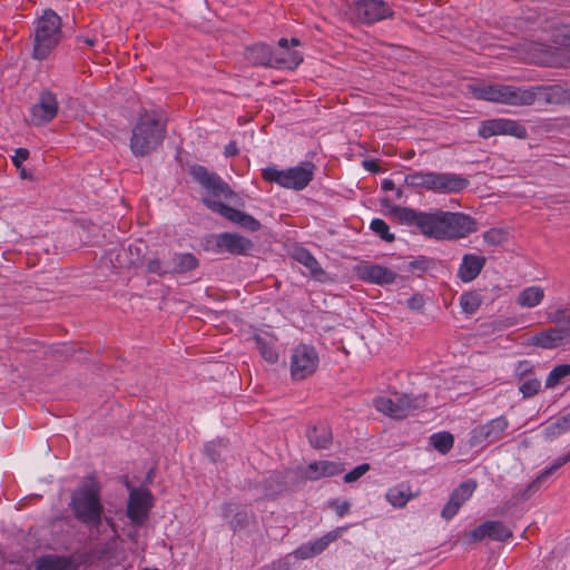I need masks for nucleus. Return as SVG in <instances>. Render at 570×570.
<instances>
[{"mask_svg":"<svg viewBox=\"0 0 570 570\" xmlns=\"http://www.w3.org/2000/svg\"><path fill=\"white\" fill-rule=\"evenodd\" d=\"M391 213L401 224L416 226L420 232L438 240L464 238L476 232V222L460 212H419L407 207L393 206Z\"/></svg>","mask_w":570,"mask_h":570,"instance_id":"nucleus-1","label":"nucleus"},{"mask_svg":"<svg viewBox=\"0 0 570 570\" xmlns=\"http://www.w3.org/2000/svg\"><path fill=\"white\" fill-rule=\"evenodd\" d=\"M191 175L206 189L207 195L204 196L203 200L209 209L220 214L244 229L250 232L261 229L262 225L255 217L219 200V198H230L234 193L217 174L208 171L203 166H197L191 169Z\"/></svg>","mask_w":570,"mask_h":570,"instance_id":"nucleus-2","label":"nucleus"},{"mask_svg":"<svg viewBox=\"0 0 570 570\" xmlns=\"http://www.w3.org/2000/svg\"><path fill=\"white\" fill-rule=\"evenodd\" d=\"M166 136V124L157 110H144L132 127L130 150L136 157H144L156 150Z\"/></svg>","mask_w":570,"mask_h":570,"instance_id":"nucleus-3","label":"nucleus"},{"mask_svg":"<svg viewBox=\"0 0 570 570\" xmlns=\"http://www.w3.org/2000/svg\"><path fill=\"white\" fill-rule=\"evenodd\" d=\"M101 487L94 478H87L72 492L70 508L75 518L86 525L98 528L102 521ZM99 532V529H97Z\"/></svg>","mask_w":570,"mask_h":570,"instance_id":"nucleus-4","label":"nucleus"},{"mask_svg":"<svg viewBox=\"0 0 570 570\" xmlns=\"http://www.w3.org/2000/svg\"><path fill=\"white\" fill-rule=\"evenodd\" d=\"M472 94L475 98L504 104L510 106H529L535 101L537 88H524L511 85L480 83L473 86Z\"/></svg>","mask_w":570,"mask_h":570,"instance_id":"nucleus-5","label":"nucleus"},{"mask_svg":"<svg viewBox=\"0 0 570 570\" xmlns=\"http://www.w3.org/2000/svg\"><path fill=\"white\" fill-rule=\"evenodd\" d=\"M61 18L51 9L45 10L35 27L33 57L42 60L60 42Z\"/></svg>","mask_w":570,"mask_h":570,"instance_id":"nucleus-6","label":"nucleus"},{"mask_svg":"<svg viewBox=\"0 0 570 570\" xmlns=\"http://www.w3.org/2000/svg\"><path fill=\"white\" fill-rule=\"evenodd\" d=\"M314 170V164L305 161L285 169L269 166L263 169L262 175L266 181L275 183L283 188L303 190L312 181Z\"/></svg>","mask_w":570,"mask_h":570,"instance_id":"nucleus-7","label":"nucleus"},{"mask_svg":"<svg viewBox=\"0 0 570 570\" xmlns=\"http://www.w3.org/2000/svg\"><path fill=\"white\" fill-rule=\"evenodd\" d=\"M246 58L253 65L275 68L281 70H294L303 61L302 52H291L287 57L274 53V49L265 43H258L247 49Z\"/></svg>","mask_w":570,"mask_h":570,"instance_id":"nucleus-8","label":"nucleus"},{"mask_svg":"<svg viewBox=\"0 0 570 570\" xmlns=\"http://www.w3.org/2000/svg\"><path fill=\"white\" fill-rule=\"evenodd\" d=\"M423 405L420 397L395 393L392 396H379L374 400L375 409L392 419H403Z\"/></svg>","mask_w":570,"mask_h":570,"instance_id":"nucleus-9","label":"nucleus"},{"mask_svg":"<svg viewBox=\"0 0 570 570\" xmlns=\"http://www.w3.org/2000/svg\"><path fill=\"white\" fill-rule=\"evenodd\" d=\"M318 354L316 350L307 344H298L291 351L289 370L295 381L311 376L318 366Z\"/></svg>","mask_w":570,"mask_h":570,"instance_id":"nucleus-10","label":"nucleus"},{"mask_svg":"<svg viewBox=\"0 0 570 570\" xmlns=\"http://www.w3.org/2000/svg\"><path fill=\"white\" fill-rule=\"evenodd\" d=\"M509 428V421L505 416H498L483 424L476 425L471 431L469 444L471 448H485L490 444L501 441Z\"/></svg>","mask_w":570,"mask_h":570,"instance_id":"nucleus-11","label":"nucleus"},{"mask_svg":"<svg viewBox=\"0 0 570 570\" xmlns=\"http://www.w3.org/2000/svg\"><path fill=\"white\" fill-rule=\"evenodd\" d=\"M58 110L57 96L49 90H43L40 92L37 102L30 107L29 121L35 126L46 125L55 119Z\"/></svg>","mask_w":570,"mask_h":570,"instance_id":"nucleus-12","label":"nucleus"},{"mask_svg":"<svg viewBox=\"0 0 570 570\" xmlns=\"http://www.w3.org/2000/svg\"><path fill=\"white\" fill-rule=\"evenodd\" d=\"M352 12L360 22L367 24L393 16V10L383 0H358L353 6Z\"/></svg>","mask_w":570,"mask_h":570,"instance_id":"nucleus-13","label":"nucleus"},{"mask_svg":"<svg viewBox=\"0 0 570 570\" xmlns=\"http://www.w3.org/2000/svg\"><path fill=\"white\" fill-rule=\"evenodd\" d=\"M151 493L142 488H132L129 492L127 503V517L130 519L132 524H142L149 514L153 505Z\"/></svg>","mask_w":570,"mask_h":570,"instance_id":"nucleus-14","label":"nucleus"},{"mask_svg":"<svg viewBox=\"0 0 570 570\" xmlns=\"http://www.w3.org/2000/svg\"><path fill=\"white\" fill-rule=\"evenodd\" d=\"M252 248V240L236 233H220L213 237V249L217 254L245 255Z\"/></svg>","mask_w":570,"mask_h":570,"instance_id":"nucleus-15","label":"nucleus"},{"mask_svg":"<svg viewBox=\"0 0 570 570\" xmlns=\"http://www.w3.org/2000/svg\"><path fill=\"white\" fill-rule=\"evenodd\" d=\"M479 135L483 138H490L495 135H510L523 138L527 135L525 128L511 119H491L483 121L479 128Z\"/></svg>","mask_w":570,"mask_h":570,"instance_id":"nucleus-16","label":"nucleus"},{"mask_svg":"<svg viewBox=\"0 0 570 570\" xmlns=\"http://www.w3.org/2000/svg\"><path fill=\"white\" fill-rule=\"evenodd\" d=\"M348 528L350 525L337 527L323 537L299 546L293 552L294 557L297 559H309L322 553L330 546V543L340 538L344 532L347 531Z\"/></svg>","mask_w":570,"mask_h":570,"instance_id":"nucleus-17","label":"nucleus"},{"mask_svg":"<svg viewBox=\"0 0 570 570\" xmlns=\"http://www.w3.org/2000/svg\"><path fill=\"white\" fill-rule=\"evenodd\" d=\"M356 275L360 279L377 284L390 285L395 282L397 274L382 265L363 263L356 267Z\"/></svg>","mask_w":570,"mask_h":570,"instance_id":"nucleus-18","label":"nucleus"},{"mask_svg":"<svg viewBox=\"0 0 570 570\" xmlns=\"http://www.w3.org/2000/svg\"><path fill=\"white\" fill-rule=\"evenodd\" d=\"M433 177L434 193L456 194L469 186V179L460 174L434 171Z\"/></svg>","mask_w":570,"mask_h":570,"instance_id":"nucleus-19","label":"nucleus"},{"mask_svg":"<svg viewBox=\"0 0 570 570\" xmlns=\"http://www.w3.org/2000/svg\"><path fill=\"white\" fill-rule=\"evenodd\" d=\"M476 489V482L473 480H469L466 482L461 483L451 494L448 503L444 505L442 510V517L446 520L452 519L462 507V504L468 501L473 492Z\"/></svg>","mask_w":570,"mask_h":570,"instance_id":"nucleus-20","label":"nucleus"},{"mask_svg":"<svg viewBox=\"0 0 570 570\" xmlns=\"http://www.w3.org/2000/svg\"><path fill=\"white\" fill-rule=\"evenodd\" d=\"M485 257L476 254H465L458 269V277L464 282L470 283L474 281L485 265Z\"/></svg>","mask_w":570,"mask_h":570,"instance_id":"nucleus-21","label":"nucleus"},{"mask_svg":"<svg viewBox=\"0 0 570 570\" xmlns=\"http://www.w3.org/2000/svg\"><path fill=\"white\" fill-rule=\"evenodd\" d=\"M570 341L566 336V331H563L559 325L542 331L531 338V343L533 345L546 350L556 348Z\"/></svg>","mask_w":570,"mask_h":570,"instance_id":"nucleus-22","label":"nucleus"},{"mask_svg":"<svg viewBox=\"0 0 570 570\" xmlns=\"http://www.w3.org/2000/svg\"><path fill=\"white\" fill-rule=\"evenodd\" d=\"M343 470V466L336 462L314 461L308 464L305 476L309 480H317L320 478L340 474Z\"/></svg>","mask_w":570,"mask_h":570,"instance_id":"nucleus-23","label":"nucleus"},{"mask_svg":"<svg viewBox=\"0 0 570 570\" xmlns=\"http://www.w3.org/2000/svg\"><path fill=\"white\" fill-rule=\"evenodd\" d=\"M293 257L295 261L303 264L315 279L320 282H324L326 279V273L320 266L316 258L307 249L303 247L296 248L293 252Z\"/></svg>","mask_w":570,"mask_h":570,"instance_id":"nucleus-24","label":"nucleus"},{"mask_svg":"<svg viewBox=\"0 0 570 570\" xmlns=\"http://www.w3.org/2000/svg\"><path fill=\"white\" fill-rule=\"evenodd\" d=\"M543 298L544 289L541 286L532 285L522 289L515 302L522 308H534L542 303Z\"/></svg>","mask_w":570,"mask_h":570,"instance_id":"nucleus-25","label":"nucleus"},{"mask_svg":"<svg viewBox=\"0 0 570 570\" xmlns=\"http://www.w3.org/2000/svg\"><path fill=\"white\" fill-rule=\"evenodd\" d=\"M256 346L262 357L268 363H276L278 360V352L276 342L273 336L267 334H259L255 336Z\"/></svg>","mask_w":570,"mask_h":570,"instance_id":"nucleus-26","label":"nucleus"},{"mask_svg":"<svg viewBox=\"0 0 570 570\" xmlns=\"http://www.w3.org/2000/svg\"><path fill=\"white\" fill-rule=\"evenodd\" d=\"M223 515L229 520V527L234 530H240L249 523L250 515L247 511H238L237 507L233 503H228L224 507Z\"/></svg>","mask_w":570,"mask_h":570,"instance_id":"nucleus-27","label":"nucleus"},{"mask_svg":"<svg viewBox=\"0 0 570 570\" xmlns=\"http://www.w3.org/2000/svg\"><path fill=\"white\" fill-rule=\"evenodd\" d=\"M307 436L313 448L325 449L332 441V431L328 425L322 423L308 430Z\"/></svg>","mask_w":570,"mask_h":570,"instance_id":"nucleus-28","label":"nucleus"},{"mask_svg":"<svg viewBox=\"0 0 570 570\" xmlns=\"http://www.w3.org/2000/svg\"><path fill=\"white\" fill-rule=\"evenodd\" d=\"M386 500L395 508H403L413 498L410 485L397 484L386 492Z\"/></svg>","mask_w":570,"mask_h":570,"instance_id":"nucleus-29","label":"nucleus"},{"mask_svg":"<svg viewBox=\"0 0 570 570\" xmlns=\"http://www.w3.org/2000/svg\"><path fill=\"white\" fill-rule=\"evenodd\" d=\"M168 262L170 273H185L197 266L196 257L189 253L175 254Z\"/></svg>","mask_w":570,"mask_h":570,"instance_id":"nucleus-30","label":"nucleus"},{"mask_svg":"<svg viewBox=\"0 0 570 570\" xmlns=\"http://www.w3.org/2000/svg\"><path fill=\"white\" fill-rule=\"evenodd\" d=\"M433 176L434 171H414L405 175L404 183L410 187L433 191Z\"/></svg>","mask_w":570,"mask_h":570,"instance_id":"nucleus-31","label":"nucleus"},{"mask_svg":"<svg viewBox=\"0 0 570 570\" xmlns=\"http://www.w3.org/2000/svg\"><path fill=\"white\" fill-rule=\"evenodd\" d=\"M67 566V560L57 556H45L36 561V570H65Z\"/></svg>","mask_w":570,"mask_h":570,"instance_id":"nucleus-32","label":"nucleus"},{"mask_svg":"<svg viewBox=\"0 0 570 570\" xmlns=\"http://www.w3.org/2000/svg\"><path fill=\"white\" fill-rule=\"evenodd\" d=\"M454 440L448 432L434 433L430 436V444L440 453H448L453 446Z\"/></svg>","mask_w":570,"mask_h":570,"instance_id":"nucleus-33","label":"nucleus"},{"mask_svg":"<svg viewBox=\"0 0 570 570\" xmlns=\"http://www.w3.org/2000/svg\"><path fill=\"white\" fill-rule=\"evenodd\" d=\"M549 322L558 324L566 331V336L570 341V308H559L548 314Z\"/></svg>","mask_w":570,"mask_h":570,"instance_id":"nucleus-34","label":"nucleus"},{"mask_svg":"<svg viewBox=\"0 0 570 570\" xmlns=\"http://www.w3.org/2000/svg\"><path fill=\"white\" fill-rule=\"evenodd\" d=\"M489 538L498 541H504L512 535L511 530L500 521H489Z\"/></svg>","mask_w":570,"mask_h":570,"instance_id":"nucleus-35","label":"nucleus"},{"mask_svg":"<svg viewBox=\"0 0 570 570\" xmlns=\"http://www.w3.org/2000/svg\"><path fill=\"white\" fill-rule=\"evenodd\" d=\"M460 305L464 313L473 314L481 305V297L476 293H465L460 297Z\"/></svg>","mask_w":570,"mask_h":570,"instance_id":"nucleus-36","label":"nucleus"},{"mask_svg":"<svg viewBox=\"0 0 570 570\" xmlns=\"http://www.w3.org/2000/svg\"><path fill=\"white\" fill-rule=\"evenodd\" d=\"M568 375H570V365H558L549 373L546 384L548 387H553L559 383L561 379Z\"/></svg>","mask_w":570,"mask_h":570,"instance_id":"nucleus-37","label":"nucleus"},{"mask_svg":"<svg viewBox=\"0 0 570 570\" xmlns=\"http://www.w3.org/2000/svg\"><path fill=\"white\" fill-rule=\"evenodd\" d=\"M371 229L386 242L394 239V235L390 233L389 225L381 218H374L371 222Z\"/></svg>","mask_w":570,"mask_h":570,"instance_id":"nucleus-38","label":"nucleus"},{"mask_svg":"<svg viewBox=\"0 0 570 570\" xmlns=\"http://www.w3.org/2000/svg\"><path fill=\"white\" fill-rule=\"evenodd\" d=\"M299 46V40L297 38H292L289 41L286 38H281L278 40V47L274 49V53H279L284 57H287L291 52H299L294 47Z\"/></svg>","mask_w":570,"mask_h":570,"instance_id":"nucleus-39","label":"nucleus"},{"mask_svg":"<svg viewBox=\"0 0 570 570\" xmlns=\"http://www.w3.org/2000/svg\"><path fill=\"white\" fill-rule=\"evenodd\" d=\"M106 523L111 529V538L106 542L104 549L101 550V553L104 556H110L114 553V550L116 549L117 540H118L119 535L117 533L116 524L112 521V519L106 518Z\"/></svg>","mask_w":570,"mask_h":570,"instance_id":"nucleus-40","label":"nucleus"},{"mask_svg":"<svg viewBox=\"0 0 570 570\" xmlns=\"http://www.w3.org/2000/svg\"><path fill=\"white\" fill-rule=\"evenodd\" d=\"M483 239L492 246L501 245L507 239V233L500 228H492L483 234Z\"/></svg>","mask_w":570,"mask_h":570,"instance_id":"nucleus-41","label":"nucleus"},{"mask_svg":"<svg viewBox=\"0 0 570 570\" xmlns=\"http://www.w3.org/2000/svg\"><path fill=\"white\" fill-rule=\"evenodd\" d=\"M435 265L436 262L434 259L424 256L415 258L409 263L411 269L422 273L433 269Z\"/></svg>","mask_w":570,"mask_h":570,"instance_id":"nucleus-42","label":"nucleus"},{"mask_svg":"<svg viewBox=\"0 0 570 570\" xmlns=\"http://www.w3.org/2000/svg\"><path fill=\"white\" fill-rule=\"evenodd\" d=\"M226 448L223 440L212 441L205 444L204 451L210 461L215 462L220 456V452Z\"/></svg>","mask_w":570,"mask_h":570,"instance_id":"nucleus-43","label":"nucleus"},{"mask_svg":"<svg viewBox=\"0 0 570 570\" xmlns=\"http://www.w3.org/2000/svg\"><path fill=\"white\" fill-rule=\"evenodd\" d=\"M147 269H148V272L157 274V275H165V274L170 273L169 272V262L160 261L159 258L149 259L147 263Z\"/></svg>","mask_w":570,"mask_h":570,"instance_id":"nucleus-44","label":"nucleus"},{"mask_svg":"<svg viewBox=\"0 0 570 570\" xmlns=\"http://www.w3.org/2000/svg\"><path fill=\"white\" fill-rule=\"evenodd\" d=\"M568 461H570V453H568L564 456L558 458L557 460H554V462L550 466L546 468L540 473V475L537 478V481L540 482V481L544 480L546 478L551 475L554 471H557L559 468H561L563 464H566Z\"/></svg>","mask_w":570,"mask_h":570,"instance_id":"nucleus-45","label":"nucleus"},{"mask_svg":"<svg viewBox=\"0 0 570 570\" xmlns=\"http://www.w3.org/2000/svg\"><path fill=\"white\" fill-rule=\"evenodd\" d=\"M550 100L554 102H568L570 104V88H562L554 86L550 89Z\"/></svg>","mask_w":570,"mask_h":570,"instance_id":"nucleus-46","label":"nucleus"},{"mask_svg":"<svg viewBox=\"0 0 570 570\" xmlns=\"http://www.w3.org/2000/svg\"><path fill=\"white\" fill-rule=\"evenodd\" d=\"M370 470V465L367 463H362L357 466H355L353 470L347 472L344 475V482L352 483L354 481H357L360 478H362L367 471Z\"/></svg>","mask_w":570,"mask_h":570,"instance_id":"nucleus-47","label":"nucleus"},{"mask_svg":"<svg viewBox=\"0 0 570 570\" xmlns=\"http://www.w3.org/2000/svg\"><path fill=\"white\" fill-rule=\"evenodd\" d=\"M541 387V383L538 380H528L523 382L519 390L523 394L524 397L533 396L539 392Z\"/></svg>","mask_w":570,"mask_h":570,"instance_id":"nucleus-48","label":"nucleus"},{"mask_svg":"<svg viewBox=\"0 0 570 570\" xmlns=\"http://www.w3.org/2000/svg\"><path fill=\"white\" fill-rule=\"evenodd\" d=\"M489 521H487L469 532V542L481 541L484 538H489Z\"/></svg>","mask_w":570,"mask_h":570,"instance_id":"nucleus-49","label":"nucleus"},{"mask_svg":"<svg viewBox=\"0 0 570 570\" xmlns=\"http://www.w3.org/2000/svg\"><path fill=\"white\" fill-rule=\"evenodd\" d=\"M328 505L335 510L338 517H344L350 511V503L347 501L333 500Z\"/></svg>","mask_w":570,"mask_h":570,"instance_id":"nucleus-50","label":"nucleus"},{"mask_svg":"<svg viewBox=\"0 0 570 570\" xmlns=\"http://www.w3.org/2000/svg\"><path fill=\"white\" fill-rule=\"evenodd\" d=\"M406 306L414 312H420L424 306L423 296L420 294H415V295L411 296L406 301Z\"/></svg>","mask_w":570,"mask_h":570,"instance_id":"nucleus-51","label":"nucleus"},{"mask_svg":"<svg viewBox=\"0 0 570 570\" xmlns=\"http://www.w3.org/2000/svg\"><path fill=\"white\" fill-rule=\"evenodd\" d=\"M564 432L561 430V428L559 426V424L557 423V421L554 422H551L549 425L546 426L544 429V435L548 440H552L561 434H563Z\"/></svg>","mask_w":570,"mask_h":570,"instance_id":"nucleus-52","label":"nucleus"},{"mask_svg":"<svg viewBox=\"0 0 570 570\" xmlns=\"http://www.w3.org/2000/svg\"><path fill=\"white\" fill-rule=\"evenodd\" d=\"M29 157V150L26 148H18L14 150V155L12 156V163L18 168L22 165L24 160Z\"/></svg>","mask_w":570,"mask_h":570,"instance_id":"nucleus-53","label":"nucleus"},{"mask_svg":"<svg viewBox=\"0 0 570 570\" xmlns=\"http://www.w3.org/2000/svg\"><path fill=\"white\" fill-rule=\"evenodd\" d=\"M557 423L559 424V426L561 428V430L566 433L567 431L570 430V411L566 414H563L562 416H560L558 420H557Z\"/></svg>","mask_w":570,"mask_h":570,"instance_id":"nucleus-54","label":"nucleus"},{"mask_svg":"<svg viewBox=\"0 0 570 570\" xmlns=\"http://www.w3.org/2000/svg\"><path fill=\"white\" fill-rule=\"evenodd\" d=\"M225 156L226 157H233L238 154V148L235 142H229L225 146Z\"/></svg>","mask_w":570,"mask_h":570,"instance_id":"nucleus-55","label":"nucleus"},{"mask_svg":"<svg viewBox=\"0 0 570 570\" xmlns=\"http://www.w3.org/2000/svg\"><path fill=\"white\" fill-rule=\"evenodd\" d=\"M394 187H395V185H394L393 180H391V179H384L382 181V188L384 190H393Z\"/></svg>","mask_w":570,"mask_h":570,"instance_id":"nucleus-56","label":"nucleus"},{"mask_svg":"<svg viewBox=\"0 0 570 570\" xmlns=\"http://www.w3.org/2000/svg\"><path fill=\"white\" fill-rule=\"evenodd\" d=\"M83 42L89 46V47H92L95 46L96 43V39L95 38H83Z\"/></svg>","mask_w":570,"mask_h":570,"instance_id":"nucleus-57","label":"nucleus"},{"mask_svg":"<svg viewBox=\"0 0 570 570\" xmlns=\"http://www.w3.org/2000/svg\"><path fill=\"white\" fill-rule=\"evenodd\" d=\"M272 570H286V569L283 566L279 564L278 567L273 568Z\"/></svg>","mask_w":570,"mask_h":570,"instance_id":"nucleus-58","label":"nucleus"}]
</instances>
